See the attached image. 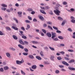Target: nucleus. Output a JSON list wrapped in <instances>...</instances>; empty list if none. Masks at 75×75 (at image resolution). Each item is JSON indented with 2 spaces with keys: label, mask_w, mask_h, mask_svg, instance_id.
Segmentation results:
<instances>
[{
  "label": "nucleus",
  "mask_w": 75,
  "mask_h": 75,
  "mask_svg": "<svg viewBox=\"0 0 75 75\" xmlns=\"http://www.w3.org/2000/svg\"><path fill=\"white\" fill-rule=\"evenodd\" d=\"M54 12L57 16H59V14L61 13V12L58 9H56V10L54 11Z\"/></svg>",
  "instance_id": "1"
},
{
  "label": "nucleus",
  "mask_w": 75,
  "mask_h": 75,
  "mask_svg": "<svg viewBox=\"0 0 75 75\" xmlns=\"http://www.w3.org/2000/svg\"><path fill=\"white\" fill-rule=\"evenodd\" d=\"M52 39H54V38L56 37V33H52Z\"/></svg>",
  "instance_id": "2"
},
{
  "label": "nucleus",
  "mask_w": 75,
  "mask_h": 75,
  "mask_svg": "<svg viewBox=\"0 0 75 75\" xmlns=\"http://www.w3.org/2000/svg\"><path fill=\"white\" fill-rule=\"evenodd\" d=\"M46 35L48 37H49V38H50V37H51V36H52V35H51V33H47L46 34Z\"/></svg>",
  "instance_id": "3"
},
{
  "label": "nucleus",
  "mask_w": 75,
  "mask_h": 75,
  "mask_svg": "<svg viewBox=\"0 0 75 75\" xmlns=\"http://www.w3.org/2000/svg\"><path fill=\"white\" fill-rule=\"evenodd\" d=\"M19 43L22 45H25V43L22 40H20L19 41Z\"/></svg>",
  "instance_id": "4"
},
{
  "label": "nucleus",
  "mask_w": 75,
  "mask_h": 75,
  "mask_svg": "<svg viewBox=\"0 0 75 75\" xmlns=\"http://www.w3.org/2000/svg\"><path fill=\"white\" fill-rule=\"evenodd\" d=\"M62 63L63 64H64V65H66V66H69V64L64 61H63L62 62Z\"/></svg>",
  "instance_id": "5"
},
{
  "label": "nucleus",
  "mask_w": 75,
  "mask_h": 75,
  "mask_svg": "<svg viewBox=\"0 0 75 75\" xmlns=\"http://www.w3.org/2000/svg\"><path fill=\"white\" fill-rule=\"evenodd\" d=\"M18 16H19L20 17H21L22 16V15H21V14H22V12H18Z\"/></svg>",
  "instance_id": "6"
},
{
  "label": "nucleus",
  "mask_w": 75,
  "mask_h": 75,
  "mask_svg": "<svg viewBox=\"0 0 75 75\" xmlns=\"http://www.w3.org/2000/svg\"><path fill=\"white\" fill-rule=\"evenodd\" d=\"M75 62V60L72 59H71L70 61H69L68 62V63H69V64H71L72 63V62Z\"/></svg>",
  "instance_id": "7"
},
{
  "label": "nucleus",
  "mask_w": 75,
  "mask_h": 75,
  "mask_svg": "<svg viewBox=\"0 0 75 75\" xmlns=\"http://www.w3.org/2000/svg\"><path fill=\"white\" fill-rule=\"evenodd\" d=\"M19 33H19V35H21V36H22V35H24L23 34V31H19Z\"/></svg>",
  "instance_id": "8"
},
{
  "label": "nucleus",
  "mask_w": 75,
  "mask_h": 75,
  "mask_svg": "<svg viewBox=\"0 0 75 75\" xmlns=\"http://www.w3.org/2000/svg\"><path fill=\"white\" fill-rule=\"evenodd\" d=\"M39 18H40V20L42 21H44V18L42 16H40L39 17Z\"/></svg>",
  "instance_id": "9"
},
{
  "label": "nucleus",
  "mask_w": 75,
  "mask_h": 75,
  "mask_svg": "<svg viewBox=\"0 0 75 75\" xmlns=\"http://www.w3.org/2000/svg\"><path fill=\"white\" fill-rule=\"evenodd\" d=\"M32 68L33 69H35L37 68V66L36 65H33L32 67Z\"/></svg>",
  "instance_id": "10"
},
{
  "label": "nucleus",
  "mask_w": 75,
  "mask_h": 75,
  "mask_svg": "<svg viewBox=\"0 0 75 75\" xmlns=\"http://www.w3.org/2000/svg\"><path fill=\"white\" fill-rule=\"evenodd\" d=\"M36 57V58H37V59H38V60H41V59H42V58L40 56H37Z\"/></svg>",
  "instance_id": "11"
},
{
  "label": "nucleus",
  "mask_w": 75,
  "mask_h": 75,
  "mask_svg": "<svg viewBox=\"0 0 75 75\" xmlns=\"http://www.w3.org/2000/svg\"><path fill=\"white\" fill-rule=\"evenodd\" d=\"M40 11L41 13H42V14H46V13L45 12L44 10H40Z\"/></svg>",
  "instance_id": "12"
},
{
  "label": "nucleus",
  "mask_w": 75,
  "mask_h": 75,
  "mask_svg": "<svg viewBox=\"0 0 75 75\" xmlns=\"http://www.w3.org/2000/svg\"><path fill=\"white\" fill-rule=\"evenodd\" d=\"M12 28H13V29H14V30H18V28L17 27H16L15 26H12L11 27Z\"/></svg>",
  "instance_id": "13"
},
{
  "label": "nucleus",
  "mask_w": 75,
  "mask_h": 75,
  "mask_svg": "<svg viewBox=\"0 0 75 75\" xmlns=\"http://www.w3.org/2000/svg\"><path fill=\"white\" fill-rule=\"evenodd\" d=\"M68 69H70V70H71V71H75V69L74 68H71V67H68Z\"/></svg>",
  "instance_id": "14"
},
{
  "label": "nucleus",
  "mask_w": 75,
  "mask_h": 75,
  "mask_svg": "<svg viewBox=\"0 0 75 75\" xmlns=\"http://www.w3.org/2000/svg\"><path fill=\"white\" fill-rule=\"evenodd\" d=\"M18 46L19 48H21V49H24V47H23L21 45H18Z\"/></svg>",
  "instance_id": "15"
},
{
  "label": "nucleus",
  "mask_w": 75,
  "mask_h": 75,
  "mask_svg": "<svg viewBox=\"0 0 75 75\" xmlns=\"http://www.w3.org/2000/svg\"><path fill=\"white\" fill-rule=\"evenodd\" d=\"M13 38H14V40H17L18 39L17 37V36L15 35H13Z\"/></svg>",
  "instance_id": "16"
},
{
  "label": "nucleus",
  "mask_w": 75,
  "mask_h": 75,
  "mask_svg": "<svg viewBox=\"0 0 75 75\" xmlns=\"http://www.w3.org/2000/svg\"><path fill=\"white\" fill-rule=\"evenodd\" d=\"M32 43H33V44H38V42H37V41H32Z\"/></svg>",
  "instance_id": "17"
},
{
  "label": "nucleus",
  "mask_w": 75,
  "mask_h": 75,
  "mask_svg": "<svg viewBox=\"0 0 75 75\" xmlns=\"http://www.w3.org/2000/svg\"><path fill=\"white\" fill-rule=\"evenodd\" d=\"M50 58L51 60L54 61V56L53 55H51L50 56Z\"/></svg>",
  "instance_id": "18"
},
{
  "label": "nucleus",
  "mask_w": 75,
  "mask_h": 75,
  "mask_svg": "<svg viewBox=\"0 0 75 75\" xmlns=\"http://www.w3.org/2000/svg\"><path fill=\"white\" fill-rule=\"evenodd\" d=\"M28 57L29 58H31V59H34V56L32 55H29L28 56Z\"/></svg>",
  "instance_id": "19"
},
{
  "label": "nucleus",
  "mask_w": 75,
  "mask_h": 75,
  "mask_svg": "<svg viewBox=\"0 0 75 75\" xmlns=\"http://www.w3.org/2000/svg\"><path fill=\"white\" fill-rule=\"evenodd\" d=\"M16 62L17 64H18L19 65H20V64H21V62L20 61H19L18 60H16Z\"/></svg>",
  "instance_id": "20"
},
{
  "label": "nucleus",
  "mask_w": 75,
  "mask_h": 75,
  "mask_svg": "<svg viewBox=\"0 0 75 75\" xmlns=\"http://www.w3.org/2000/svg\"><path fill=\"white\" fill-rule=\"evenodd\" d=\"M4 70H7V69H8V67L7 66H5L4 67Z\"/></svg>",
  "instance_id": "21"
},
{
  "label": "nucleus",
  "mask_w": 75,
  "mask_h": 75,
  "mask_svg": "<svg viewBox=\"0 0 75 75\" xmlns=\"http://www.w3.org/2000/svg\"><path fill=\"white\" fill-rule=\"evenodd\" d=\"M57 19L59 20H60V21H62L63 20V19L60 17H59L57 18Z\"/></svg>",
  "instance_id": "22"
},
{
  "label": "nucleus",
  "mask_w": 75,
  "mask_h": 75,
  "mask_svg": "<svg viewBox=\"0 0 75 75\" xmlns=\"http://www.w3.org/2000/svg\"><path fill=\"white\" fill-rule=\"evenodd\" d=\"M58 38L60 40H63V39H64V38L62 37V36H58Z\"/></svg>",
  "instance_id": "23"
},
{
  "label": "nucleus",
  "mask_w": 75,
  "mask_h": 75,
  "mask_svg": "<svg viewBox=\"0 0 75 75\" xmlns=\"http://www.w3.org/2000/svg\"><path fill=\"white\" fill-rule=\"evenodd\" d=\"M27 28H26V29L27 30H28V29H29V28H30V25H28V24H27Z\"/></svg>",
  "instance_id": "24"
},
{
  "label": "nucleus",
  "mask_w": 75,
  "mask_h": 75,
  "mask_svg": "<svg viewBox=\"0 0 75 75\" xmlns=\"http://www.w3.org/2000/svg\"><path fill=\"white\" fill-rule=\"evenodd\" d=\"M6 54L8 57H10V54L9 53H6Z\"/></svg>",
  "instance_id": "25"
},
{
  "label": "nucleus",
  "mask_w": 75,
  "mask_h": 75,
  "mask_svg": "<svg viewBox=\"0 0 75 75\" xmlns=\"http://www.w3.org/2000/svg\"><path fill=\"white\" fill-rule=\"evenodd\" d=\"M49 48H50V50H52V51H54L55 50V49H54V48L53 47H49Z\"/></svg>",
  "instance_id": "26"
},
{
  "label": "nucleus",
  "mask_w": 75,
  "mask_h": 75,
  "mask_svg": "<svg viewBox=\"0 0 75 75\" xmlns=\"http://www.w3.org/2000/svg\"><path fill=\"white\" fill-rule=\"evenodd\" d=\"M6 28L7 30H8V31L11 30V29L9 27H6Z\"/></svg>",
  "instance_id": "27"
},
{
  "label": "nucleus",
  "mask_w": 75,
  "mask_h": 75,
  "mask_svg": "<svg viewBox=\"0 0 75 75\" xmlns=\"http://www.w3.org/2000/svg\"><path fill=\"white\" fill-rule=\"evenodd\" d=\"M1 6L2 7H7V5L4 4H2Z\"/></svg>",
  "instance_id": "28"
},
{
  "label": "nucleus",
  "mask_w": 75,
  "mask_h": 75,
  "mask_svg": "<svg viewBox=\"0 0 75 75\" xmlns=\"http://www.w3.org/2000/svg\"><path fill=\"white\" fill-rule=\"evenodd\" d=\"M40 55L42 56V57L44 56V54H43V52L42 51H41L40 53Z\"/></svg>",
  "instance_id": "29"
},
{
  "label": "nucleus",
  "mask_w": 75,
  "mask_h": 75,
  "mask_svg": "<svg viewBox=\"0 0 75 75\" xmlns=\"http://www.w3.org/2000/svg\"><path fill=\"white\" fill-rule=\"evenodd\" d=\"M21 72L22 74L23 75H25V72L23 71L22 70H21Z\"/></svg>",
  "instance_id": "30"
},
{
  "label": "nucleus",
  "mask_w": 75,
  "mask_h": 75,
  "mask_svg": "<svg viewBox=\"0 0 75 75\" xmlns=\"http://www.w3.org/2000/svg\"><path fill=\"white\" fill-rule=\"evenodd\" d=\"M13 20H15V21H16V23H18V21L17 20V19L16 18H14Z\"/></svg>",
  "instance_id": "31"
},
{
  "label": "nucleus",
  "mask_w": 75,
  "mask_h": 75,
  "mask_svg": "<svg viewBox=\"0 0 75 75\" xmlns=\"http://www.w3.org/2000/svg\"><path fill=\"white\" fill-rule=\"evenodd\" d=\"M28 10V11H33V10L32 8H29Z\"/></svg>",
  "instance_id": "32"
},
{
  "label": "nucleus",
  "mask_w": 75,
  "mask_h": 75,
  "mask_svg": "<svg viewBox=\"0 0 75 75\" xmlns=\"http://www.w3.org/2000/svg\"><path fill=\"white\" fill-rule=\"evenodd\" d=\"M53 40V41H58V38H54Z\"/></svg>",
  "instance_id": "33"
},
{
  "label": "nucleus",
  "mask_w": 75,
  "mask_h": 75,
  "mask_svg": "<svg viewBox=\"0 0 75 75\" xmlns=\"http://www.w3.org/2000/svg\"><path fill=\"white\" fill-rule=\"evenodd\" d=\"M22 35L23 36H22V37L23 38H24V39H27V37L25 36H24V35Z\"/></svg>",
  "instance_id": "34"
},
{
  "label": "nucleus",
  "mask_w": 75,
  "mask_h": 75,
  "mask_svg": "<svg viewBox=\"0 0 75 75\" xmlns=\"http://www.w3.org/2000/svg\"><path fill=\"white\" fill-rule=\"evenodd\" d=\"M53 28L54 29L56 30H58V28L55 26H53Z\"/></svg>",
  "instance_id": "35"
},
{
  "label": "nucleus",
  "mask_w": 75,
  "mask_h": 75,
  "mask_svg": "<svg viewBox=\"0 0 75 75\" xmlns=\"http://www.w3.org/2000/svg\"><path fill=\"white\" fill-rule=\"evenodd\" d=\"M0 72H4V69H3V68H1L0 69Z\"/></svg>",
  "instance_id": "36"
},
{
  "label": "nucleus",
  "mask_w": 75,
  "mask_h": 75,
  "mask_svg": "<svg viewBox=\"0 0 75 75\" xmlns=\"http://www.w3.org/2000/svg\"><path fill=\"white\" fill-rule=\"evenodd\" d=\"M48 28L51 29V30H53V29H52V27H51L50 25L48 26Z\"/></svg>",
  "instance_id": "37"
},
{
  "label": "nucleus",
  "mask_w": 75,
  "mask_h": 75,
  "mask_svg": "<svg viewBox=\"0 0 75 75\" xmlns=\"http://www.w3.org/2000/svg\"><path fill=\"white\" fill-rule=\"evenodd\" d=\"M56 33H61V31L60 30H57Z\"/></svg>",
  "instance_id": "38"
},
{
  "label": "nucleus",
  "mask_w": 75,
  "mask_h": 75,
  "mask_svg": "<svg viewBox=\"0 0 75 75\" xmlns=\"http://www.w3.org/2000/svg\"><path fill=\"white\" fill-rule=\"evenodd\" d=\"M63 5H67V2L66 1H64L63 3Z\"/></svg>",
  "instance_id": "39"
},
{
  "label": "nucleus",
  "mask_w": 75,
  "mask_h": 75,
  "mask_svg": "<svg viewBox=\"0 0 75 75\" xmlns=\"http://www.w3.org/2000/svg\"><path fill=\"white\" fill-rule=\"evenodd\" d=\"M21 64H22V63H23L24 62V59H23L22 58V60L21 61H20Z\"/></svg>",
  "instance_id": "40"
},
{
  "label": "nucleus",
  "mask_w": 75,
  "mask_h": 75,
  "mask_svg": "<svg viewBox=\"0 0 75 75\" xmlns=\"http://www.w3.org/2000/svg\"><path fill=\"white\" fill-rule=\"evenodd\" d=\"M65 21H64L62 22V25H65Z\"/></svg>",
  "instance_id": "41"
},
{
  "label": "nucleus",
  "mask_w": 75,
  "mask_h": 75,
  "mask_svg": "<svg viewBox=\"0 0 75 75\" xmlns=\"http://www.w3.org/2000/svg\"><path fill=\"white\" fill-rule=\"evenodd\" d=\"M57 59L58 60H61V59H62V58L60 57H57Z\"/></svg>",
  "instance_id": "42"
},
{
  "label": "nucleus",
  "mask_w": 75,
  "mask_h": 75,
  "mask_svg": "<svg viewBox=\"0 0 75 75\" xmlns=\"http://www.w3.org/2000/svg\"><path fill=\"white\" fill-rule=\"evenodd\" d=\"M24 50L26 52H28V49L26 48H24Z\"/></svg>",
  "instance_id": "43"
},
{
  "label": "nucleus",
  "mask_w": 75,
  "mask_h": 75,
  "mask_svg": "<svg viewBox=\"0 0 75 75\" xmlns=\"http://www.w3.org/2000/svg\"><path fill=\"white\" fill-rule=\"evenodd\" d=\"M42 31H43V32L44 33H45V34H46V30L43 29H42Z\"/></svg>",
  "instance_id": "44"
},
{
  "label": "nucleus",
  "mask_w": 75,
  "mask_h": 75,
  "mask_svg": "<svg viewBox=\"0 0 75 75\" xmlns=\"http://www.w3.org/2000/svg\"><path fill=\"white\" fill-rule=\"evenodd\" d=\"M24 43L26 44V45H28V42H27L26 41H24Z\"/></svg>",
  "instance_id": "45"
},
{
  "label": "nucleus",
  "mask_w": 75,
  "mask_h": 75,
  "mask_svg": "<svg viewBox=\"0 0 75 75\" xmlns=\"http://www.w3.org/2000/svg\"><path fill=\"white\" fill-rule=\"evenodd\" d=\"M68 31H70L71 32H72V30L71 29V28H69L68 29Z\"/></svg>",
  "instance_id": "46"
},
{
  "label": "nucleus",
  "mask_w": 75,
  "mask_h": 75,
  "mask_svg": "<svg viewBox=\"0 0 75 75\" xmlns=\"http://www.w3.org/2000/svg\"><path fill=\"white\" fill-rule=\"evenodd\" d=\"M23 54L24 55H28V53H26V52H23Z\"/></svg>",
  "instance_id": "47"
},
{
  "label": "nucleus",
  "mask_w": 75,
  "mask_h": 75,
  "mask_svg": "<svg viewBox=\"0 0 75 75\" xmlns=\"http://www.w3.org/2000/svg\"><path fill=\"white\" fill-rule=\"evenodd\" d=\"M59 70H56L55 71V73L56 74H59Z\"/></svg>",
  "instance_id": "48"
},
{
  "label": "nucleus",
  "mask_w": 75,
  "mask_h": 75,
  "mask_svg": "<svg viewBox=\"0 0 75 75\" xmlns=\"http://www.w3.org/2000/svg\"><path fill=\"white\" fill-rule=\"evenodd\" d=\"M28 18L30 20H32V18H31V17L30 16H28Z\"/></svg>",
  "instance_id": "49"
},
{
  "label": "nucleus",
  "mask_w": 75,
  "mask_h": 75,
  "mask_svg": "<svg viewBox=\"0 0 75 75\" xmlns=\"http://www.w3.org/2000/svg\"><path fill=\"white\" fill-rule=\"evenodd\" d=\"M71 22L73 23H75V20H72L71 21Z\"/></svg>",
  "instance_id": "50"
},
{
  "label": "nucleus",
  "mask_w": 75,
  "mask_h": 75,
  "mask_svg": "<svg viewBox=\"0 0 75 75\" xmlns=\"http://www.w3.org/2000/svg\"><path fill=\"white\" fill-rule=\"evenodd\" d=\"M49 13L50 14H51V15H53V13H52V11H50L49 12Z\"/></svg>",
  "instance_id": "51"
},
{
  "label": "nucleus",
  "mask_w": 75,
  "mask_h": 75,
  "mask_svg": "<svg viewBox=\"0 0 75 75\" xmlns=\"http://www.w3.org/2000/svg\"><path fill=\"white\" fill-rule=\"evenodd\" d=\"M25 21L26 23H30V21H29L27 20H25Z\"/></svg>",
  "instance_id": "52"
},
{
  "label": "nucleus",
  "mask_w": 75,
  "mask_h": 75,
  "mask_svg": "<svg viewBox=\"0 0 75 75\" xmlns=\"http://www.w3.org/2000/svg\"><path fill=\"white\" fill-rule=\"evenodd\" d=\"M0 35H3V33L1 31H0Z\"/></svg>",
  "instance_id": "53"
},
{
  "label": "nucleus",
  "mask_w": 75,
  "mask_h": 75,
  "mask_svg": "<svg viewBox=\"0 0 75 75\" xmlns=\"http://www.w3.org/2000/svg\"><path fill=\"white\" fill-rule=\"evenodd\" d=\"M35 12L34 11H33L31 12V14H35Z\"/></svg>",
  "instance_id": "54"
},
{
  "label": "nucleus",
  "mask_w": 75,
  "mask_h": 75,
  "mask_svg": "<svg viewBox=\"0 0 75 75\" xmlns=\"http://www.w3.org/2000/svg\"><path fill=\"white\" fill-rule=\"evenodd\" d=\"M33 21H34V22H37V19L36 18H34L33 19Z\"/></svg>",
  "instance_id": "55"
},
{
  "label": "nucleus",
  "mask_w": 75,
  "mask_h": 75,
  "mask_svg": "<svg viewBox=\"0 0 75 75\" xmlns=\"http://www.w3.org/2000/svg\"><path fill=\"white\" fill-rule=\"evenodd\" d=\"M60 45L61 47H64L65 45L63 44H61Z\"/></svg>",
  "instance_id": "56"
},
{
  "label": "nucleus",
  "mask_w": 75,
  "mask_h": 75,
  "mask_svg": "<svg viewBox=\"0 0 75 75\" xmlns=\"http://www.w3.org/2000/svg\"><path fill=\"white\" fill-rule=\"evenodd\" d=\"M43 26L44 27H46L47 26V25L46 24H44L43 25Z\"/></svg>",
  "instance_id": "57"
},
{
  "label": "nucleus",
  "mask_w": 75,
  "mask_h": 75,
  "mask_svg": "<svg viewBox=\"0 0 75 75\" xmlns=\"http://www.w3.org/2000/svg\"><path fill=\"white\" fill-rule=\"evenodd\" d=\"M47 24H52V23L50 22H47Z\"/></svg>",
  "instance_id": "58"
},
{
  "label": "nucleus",
  "mask_w": 75,
  "mask_h": 75,
  "mask_svg": "<svg viewBox=\"0 0 75 75\" xmlns=\"http://www.w3.org/2000/svg\"><path fill=\"white\" fill-rule=\"evenodd\" d=\"M68 51H69V52H74V50H68Z\"/></svg>",
  "instance_id": "59"
},
{
  "label": "nucleus",
  "mask_w": 75,
  "mask_h": 75,
  "mask_svg": "<svg viewBox=\"0 0 75 75\" xmlns=\"http://www.w3.org/2000/svg\"><path fill=\"white\" fill-rule=\"evenodd\" d=\"M1 8L2 10H4V11L6 10V8Z\"/></svg>",
  "instance_id": "60"
},
{
  "label": "nucleus",
  "mask_w": 75,
  "mask_h": 75,
  "mask_svg": "<svg viewBox=\"0 0 75 75\" xmlns=\"http://www.w3.org/2000/svg\"><path fill=\"white\" fill-rule=\"evenodd\" d=\"M21 29L22 30H23V31H24L25 30V29L24 27H22L21 28Z\"/></svg>",
  "instance_id": "61"
},
{
  "label": "nucleus",
  "mask_w": 75,
  "mask_h": 75,
  "mask_svg": "<svg viewBox=\"0 0 75 75\" xmlns=\"http://www.w3.org/2000/svg\"><path fill=\"white\" fill-rule=\"evenodd\" d=\"M59 67L60 68H64V66H62V65H59Z\"/></svg>",
  "instance_id": "62"
},
{
  "label": "nucleus",
  "mask_w": 75,
  "mask_h": 75,
  "mask_svg": "<svg viewBox=\"0 0 75 75\" xmlns=\"http://www.w3.org/2000/svg\"><path fill=\"white\" fill-rule=\"evenodd\" d=\"M71 20H74V19H75V18H74V17L73 16H71Z\"/></svg>",
  "instance_id": "63"
},
{
  "label": "nucleus",
  "mask_w": 75,
  "mask_h": 75,
  "mask_svg": "<svg viewBox=\"0 0 75 75\" xmlns=\"http://www.w3.org/2000/svg\"><path fill=\"white\" fill-rule=\"evenodd\" d=\"M15 6H16V7H18L19 6V5H18V4L16 3L15 4Z\"/></svg>",
  "instance_id": "64"
}]
</instances>
